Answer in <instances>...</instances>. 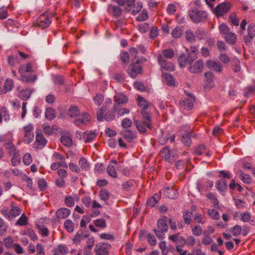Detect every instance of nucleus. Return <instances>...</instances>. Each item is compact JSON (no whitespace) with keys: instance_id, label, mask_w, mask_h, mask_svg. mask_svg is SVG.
Here are the masks:
<instances>
[{"instance_id":"obj_1","label":"nucleus","mask_w":255,"mask_h":255,"mask_svg":"<svg viewBox=\"0 0 255 255\" xmlns=\"http://www.w3.org/2000/svg\"><path fill=\"white\" fill-rule=\"evenodd\" d=\"M133 123L136 129L140 133H145L147 128L150 129L153 128L151 118L148 113H141L140 117H134Z\"/></svg>"},{"instance_id":"obj_2","label":"nucleus","mask_w":255,"mask_h":255,"mask_svg":"<svg viewBox=\"0 0 255 255\" xmlns=\"http://www.w3.org/2000/svg\"><path fill=\"white\" fill-rule=\"evenodd\" d=\"M13 138L11 133H6L0 136V142H3V146L5 147L8 154L10 155H16L20 154L19 150L17 149L13 143Z\"/></svg>"},{"instance_id":"obj_3","label":"nucleus","mask_w":255,"mask_h":255,"mask_svg":"<svg viewBox=\"0 0 255 255\" xmlns=\"http://www.w3.org/2000/svg\"><path fill=\"white\" fill-rule=\"evenodd\" d=\"M18 72L22 80L26 83L34 82L37 79V77L35 75H28V73L31 74L33 72L30 63H28L26 65H21L19 67Z\"/></svg>"},{"instance_id":"obj_4","label":"nucleus","mask_w":255,"mask_h":255,"mask_svg":"<svg viewBox=\"0 0 255 255\" xmlns=\"http://www.w3.org/2000/svg\"><path fill=\"white\" fill-rule=\"evenodd\" d=\"M166 219L167 217L164 216L163 218L158 219L157 221V228L153 230L156 236L159 239L163 238L165 233L168 230Z\"/></svg>"},{"instance_id":"obj_5","label":"nucleus","mask_w":255,"mask_h":255,"mask_svg":"<svg viewBox=\"0 0 255 255\" xmlns=\"http://www.w3.org/2000/svg\"><path fill=\"white\" fill-rule=\"evenodd\" d=\"M189 15L194 22L198 23L204 21L207 14L205 11L200 10L195 8L189 11Z\"/></svg>"},{"instance_id":"obj_6","label":"nucleus","mask_w":255,"mask_h":255,"mask_svg":"<svg viewBox=\"0 0 255 255\" xmlns=\"http://www.w3.org/2000/svg\"><path fill=\"white\" fill-rule=\"evenodd\" d=\"M160 153L166 161L170 163L173 162L178 157L177 150H170L167 147L162 148Z\"/></svg>"},{"instance_id":"obj_7","label":"nucleus","mask_w":255,"mask_h":255,"mask_svg":"<svg viewBox=\"0 0 255 255\" xmlns=\"http://www.w3.org/2000/svg\"><path fill=\"white\" fill-rule=\"evenodd\" d=\"M74 114H70L71 117H75L74 123L80 126L86 124L90 121V116L88 113H73Z\"/></svg>"},{"instance_id":"obj_8","label":"nucleus","mask_w":255,"mask_h":255,"mask_svg":"<svg viewBox=\"0 0 255 255\" xmlns=\"http://www.w3.org/2000/svg\"><path fill=\"white\" fill-rule=\"evenodd\" d=\"M1 213L5 218L11 220L19 215L21 213V210L17 206H13L10 210H8L7 207H3Z\"/></svg>"},{"instance_id":"obj_9","label":"nucleus","mask_w":255,"mask_h":255,"mask_svg":"<svg viewBox=\"0 0 255 255\" xmlns=\"http://www.w3.org/2000/svg\"><path fill=\"white\" fill-rule=\"evenodd\" d=\"M127 72L128 75L132 78H135L138 75L141 74L142 68L139 64V60H136L135 62L130 64L128 67Z\"/></svg>"},{"instance_id":"obj_10","label":"nucleus","mask_w":255,"mask_h":255,"mask_svg":"<svg viewBox=\"0 0 255 255\" xmlns=\"http://www.w3.org/2000/svg\"><path fill=\"white\" fill-rule=\"evenodd\" d=\"M187 97L182 98L180 101V107L183 109L190 111L193 106V102L195 101V97L192 94L187 95Z\"/></svg>"},{"instance_id":"obj_11","label":"nucleus","mask_w":255,"mask_h":255,"mask_svg":"<svg viewBox=\"0 0 255 255\" xmlns=\"http://www.w3.org/2000/svg\"><path fill=\"white\" fill-rule=\"evenodd\" d=\"M111 245L108 243H100L94 248L95 255H109Z\"/></svg>"},{"instance_id":"obj_12","label":"nucleus","mask_w":255,"mask_h":255,"mask_svg":"<svg viewBox=\"0 0 255 255\" xmlns=\"http://www.w3.org/2000/svg\"><path fill=\"white\" fill-rule=\"evenodd\" d=\"M24 131V142L29 143L34 138V133L33 132V127L32 125H28L23 128Z\"/></svg>"},{"instance_id":"obj_13","label":"nucleus","mask_w":255,"mask_h":255,"mask_svg":"<svg viewBox=\"0 0 255 255\" xmlns=\"http://www.w3.org/2000/svg\"><path fill=\"white\" fill-rule=\"evenodd\" d=\"M158 63L160 66L161 70L162 71H173L175 69V67L173 63L167 60H162L161 56H159Z\"/></svg>"},{"instance_id":"obj_14","label":"nucleus","mask_w":255,"mask_h":255,"mask_svg":"<svg viewBox=\"0 0 255 255\" xmlns=\"http://www.w3.org/2000/svg\"><path fill=\"white\" fill-rule=\"evenodd\" d=\"M231 8V4L229 2H223L219 4L214 10V13L218 16L223 15Z\"/></svg>"},{"instance_id":"obj_15","label":"nucleus","mask_w":255,"mask_h":255,"mask_svg":"<svg viewBox=\"0 0 255 255\" xmlns=\"http://www.w3.org/2000/svg\"><path fill=\"white\" fill-rule=\"evenodd\" d=\"M203 67V62L202 60H198L194 63L190 64L189 71L193 73H199L202 71Z\"/></svg>"},{"instance_id":"obj_16","label":"nucleus","mask_w":255,"mask_h":255,"mask_svg":"<svg viewBox=\"0 0 255 255\" xmlns=\"http://www.w3.org/2000/svg\"><path fill=\"white\" fill-rule=\"evenodd\" d=\"M213 182L212 181L199 182L197 183V188L201 193L207 192L212 189Z\"/></svg>"},{"instance_id":"obj_17","label":"nucleus","mask_w":255,"mask_h":255,"mask_svg":"<svg viewBox=\"0 0 255 255\" xmlns=\"http://www.w3.org/2000/svg\"><path fill=\"white\" fill-rule=\"evenodd\" d=\"M38 25L42 27H47L51 23V20L45 14L40 15L37 18Z\"/></svg>"},{"instance_id":"obj_18","label":"nucleus","mask_w":255,"mask_h":255,"mask_svg":"<svg viewBox=\"0 0 255 255\" xmlns=\"http://www.w3.org/2000/svg\"><path fill=\"white\" fill-rule=\"evenodd\" d=\"M122 136L127 139V141L130 142L132 139L137 137L136 132L129 129H124L121 132Z\"/></svg>"},{"instance_id":"obj_19","label":"nucleus","mask_w":255,"mask_h":255,"mask_svg":"<svg viewBox=\"0 0 255 255\" xmlns=\"http://www.w3.org/2000/svg\"><path fill=\"white\" fill-rule=\"evenodd\" d=\"M71 214L70 209L66 208H61L58 209L56 212V216L59 219L67 218Z\"/></svg>"},{"instance_id":"obj_20","label":"nucleus","mask_w":255,"mask_h":255,"mask_svg":"<svg viewBox=\"0 0 255 255\" xmlns=\"http://www.w3.org/2000/svg\"><path fill=\"white\" fill-rule=\"evenodd\" d=\"M160 56H162V60H166V59H171L173 58L174 56V52L171 48L164 49L162 50L161 53L158 54L157 56V60H158V58Z\"/></svg>"},{"instance_id":"obj_21","label":"nucleus","mask_w":255,"mask_h":255,"mask_svg":"<svg viewBox=\"0 0 255 255\" xmlns=\"http://www.w3.org/2000/svg\"><path fill=\"white\" fill-rule=\"evenodd\" d=\"M206 66L208 68L213 69L217 72H221L222 70V65L219 62L208 60L206 62Z\"/></svg>"},{"instance_id":"obj_22","label":"nucleus","mask_w":255,"mask_h":255,"mask_svg":"<svg viewBox=\"0 0 255 255\" xmlns=\"http://www.w3.org/2000/svg\"><path fill=\"white\" fill-rule=\"evenodd\" d=\"M14 86V82L10 78H7L5 81L4 88L0 90V94H5L8 91L12 90Z\"/></svg>"},{"instance_id":"obj_23","label":"nucleus","mask_w":255,"mask_h":255,"mask_svg":"<svg viewBox=\"0 0 255 255\" xmlns=\"http://www.w3.org/2000/svg\"><path fill=\"white\" fill-rule=\"evenodd\" d=\"M75 200L77 201L79 200V198L76 195H74V197L71 196H66L65 198L64 202L67 206L72 207L75 205Z\"/></svg>"},{"instance_id":"obj_24","label":"nucleus","mask_w":255,"mask_h":255,"mask_svg":"<svg viewBox=\"0 0 255 255\" xmlns=\"http://www.w3.org/2000/svg\"><path fill=\"white\" fill-rule=\"evenodd\" d=\"M60 141L64 145L67 147L71 146L73 144L71 136L69 134L62 135L60 138Z\"/></svg>"},{"instance_id":"obj_25","label":"nucleus","mask_w":255,"mask_h":255,"mask_svg":"<svg viewBox=\"0 0 255 255\" xmlns=\"http://www.w3.org/2000/svg\"><path fill=\"white\" fill-rule=\"evenodd\" d=\"M216 187L220 192L226 191L227 188V183L225 180L221 179L217 181Z\"/></svg>"},{"instance_id":"obj_26","label":"nucleus","mask_w":255,"mask_h":255,"mask_svg":"<svg viewBox=\"0 0 255 255\" xmlns=\"http://www.w3.org/2000/svg\"><path fill=\"white\" fill-rule=\"evenodd\" d=\"M169 239L177 244H184L185 243V240L184 238L181 236H180L179 234L170 236L169 237Z\"/></svg>"},{"instance_id":"obj_27","label":"nucleus","mask_w":255,"mask_h":255,"mask_svg":"<svg viewBox=\"0 0 255 255\" xmlns=\"http://www.w3.org/2000/svg\"><path fill=\"white\" fill-rule=\"evenodd\" d=\"M205 84L206 86L209 88L213 87L214 84L213 82V74L211 72H206L205 73Z\"/></svg>"},{"instance_id":"obj_28","label":"nucleus","mask_w":255,"mask_h":255,"mask_svg":"<svg viewBox=\"0 0 255 255\" xmlns=\"http://www.w3.org/2000/svg\"><path fill=\"white\" fill-rule=\"evenodd\" d=\"M114 101L117 105H120L128 101V98L127 97L123 94H118L115 96Z\"/></svg>"},{"instance_id":"obj_29","label":"nucleus","mask_w":255,"mask_h":255,"mask_svg":"<svg viewBox=\"0 0 255 255\" xmlns=\"http://www.w3.org/2000/svg\"><path fill=\"white\" fill-rule=\"evenodd\" d=\"M160 196L158 194H154L153 196L147 201V206L149 207H153L158 202Z\"/></svg>"},{"instance_id":"obj_30","label":"nucleus","mask_w":255,"mask_h":255,"mask_svg":"<svg viewBox=\"0 0 255 255\" xmlns=\"http://www.w3.org/2000/svg\"><path fill=\"white\" fill-rule=\"evenodd\" d=\"M178 62L180 67H184L187 63L190 64V59H188L185 54H181L178 59Z\"/></svg>"},{"instance_id":"obj_31","label":"nucleus","mask_w":255,"mask_h":255,"mask_svg":"<svg viewBox=\"0 0 255 255\" xmlns=\"http://www.w3.org/2000/svg\"><path fill=\"white\" fill-rule=\"evenodd\" d=\"M122 186L125 191H129L134 188V182L133 180H129L123 183Z\"/></svg>"},{"instance_id":"obj_32","label":"nucleus","mask_w":255,"mask_h":255,"mask_svg":"<svg viewBox=\"0 0 255 255\" xmlns=\"http://www.w3.org/2000/svg\"><path fill=\"white\" fill-rule=\"evenodd\" d=\"M57 130V127L53 126L52 127L47 124L43 125V131L44 132L48 135L52 134L55 131Z\"/></svg>"},{"instance_id":"obj_33","label":"nucleus","mask_w":255,"mask_h":255,"mask_svg":"<svg viewBox=\"0 0 255 255\" xmlns=\"http://www.w3.org/2000/svg\"><path fill=\"white\" fill-rule=\"evenodd\" d=\"M183 218L185 224H190L193 218L192 213L188 211H185L183 214Z\"/></svg>"},{"instance_id":"obj_34","label":"nucleus","mask_w":255,"mask_h":255,"mask_svg":"<svg viewBox=\"0 0 255 255\" xmlns=\"http://www.w3.org/2000/svg\"><path fill=\"white\" fill-rule=\"evenodd\" d=\"M13 242V239L10 236H8L3 240V244L4 247L7 249H11L13 247L14 245Z\"/></svg>"},{"instance_id":"obj_35","label":"nucleus","mask_w":255,"mask_h":255,"mask_svg":"<svg viewBox=\"0 0 255 255\" xmlns=\"http://www.w3.org/2000/svg\"><path fill=\"white\" fill-rule=\"evenodd\" d=\"M32 92L30 89L23 90L19 93V97L22 100H26L30 97Z\"/></svg>"},{"instance_id":"obj_36","label":"nucleus","mask_w":255,"mask_h":255,"mask_svg":"<svg viewBox=\"0 0 255 255\" xmlns=\"http://www.w3.org/2000/svg\"><path fill=\"white\" fill-rule=\"evenodd\" d=\"M64 227L65 230L68 232L71 233L74 230V223L71 220L67 219L64 222Z\"/></svg>"},{"instance_id":"obj_37","label":"nucleus","mask_w":255,"mask_h":255,"mask_svg":"<svg viewBox=\"0 0 255 255\" xmlns=\"http://www.w3.org/2000/svg\"><path fill=\"white\" fill-rule=\"evenodd\" d=\"M107 172L110 176L113 178H117L118 176L115 167L111 164H109L107 168Z\"/></svg>"},{"instance_id":"obj_38","label":"nucleus","mask_w":255,"mask_h":255,"mask_svg":"<svg viewBox=\"0 0 255 255\" xmlns=\"http://www.w3.org/2000/svg\"><path fill=\"white\" fill-rule=\"evenodd\" d=\"M166 195L170 199H174L177 197V192L172 188L167 187L165 188Z\"/></svg>"},{"instance_id":"obj_39","label":"nucleus","mask_w":255,"mask_h":255,"mask_svg":"<svg viewBox=\"0 0 255 255\" xmlns=\"http://www.w3.org/2000/svg\"><path fill=\"white\" fill-rule=\"evenodd\" d=\"M206 146L204 144H200L195 148L194 154L196 155H201L206 151Z\"/></svg>"},{"instance_id":"obj_40","label":"nucleus","mask_w":255,"mask_h":255,"mask_svg":"<svg viewBox=\"0 0 255 255\" xmlns=\"http://www.w3.org/2000/svg\"><path fill=\"white\" fill-rule=\"evenodd\" d=\"M109 10L112 11L114 16L119 17L122 14V10L121 9L116 5H110L109 6Z\"/></svg>"},{"instance_id":"obj_41","label":"nucleus","mask_w":255,"mask_h":255,"mask_svg":"<svg viewBox=\"0 0 255 255\" xmlns=\"http://www.w3.org/2000/svg\"><path fill=\"white\" fill-rule=\"evenodd\" d=\"M60 167L67 168L68 165L65 161L55 162L51 165V169L53 170H57Z\"/></svg>"},{"instance_id":"obj_42","label":"nucleus","mask_w":255,"mask_h":255,"mask_svg":"<svg viewBox=\"0 0 255 255\" xmlns=\"http://www.w3.org/2000/svg\"><path fill=\"white\" fill-rule=\"evenodd\" d=\"M225 38L227 42L229 44H234L236 42V36L234 33L232 32H229L226 34Z\"/></svg>"},{"instance_id":"obj_43","label":"nucleus","mask_w":255,"mask_h":255,"mask_svg":"<svg viewBox=\"0 0 255 255\" xmlns=\"http://www.w3.org/2000/svg\"><path fill=\"white\" fill-rule=\"evenodd\" d=\"M7 61L9 65L11 66H14L16 64L20 63L18 57L16 55L9 56Z\"/></svg>"},{"instance_id":"obj_44","label":"nucleus","mask_w":255,"mask_h":255,"mask_svg":"<svg viewBox=\"0 0 255 255\" xmlns=\"http://www.w3.org/2000/svg\"><path fill=\"white\" fill-rule=\"evenodd\" d=\"M164 77L165 79V82L167 85L169 86L174 85V79L171 75L168 73H165L164 74Z\"/></svg>"},{"instance_id":"obj_45","label":"nucleus","mask_w":255,"mask_h":255,"mask_svg":"<svg viewBox=\"0 0 255 255\" xmlns=\"http://www.w3.org/2000/svg\"><path fill=\"white\" fill-rule=\"evenodd\" d=\"M208 212L210 217L213 220H217L220 218L219 213L216 210L208 209Z\"/></svg>"},{"instance_id":"obj_46","label":"nucleus","mask_w":255,"mask_h":255,"mask_svg":"<svg viewBox=\"0 0 255 255\" xmlns=\"http://www.w3.org/2000/svg\"><path fill=\"white\" fill-rule=\"evenodd\" d=\"M36 141L40 145H45L47 143V140L43 134L40 133H37L36 135Z\"/></svg>"},{"instance_id":"obj_47","label":"nucleus","mask_w":255,"mask_h":255,"mask_svg":"<svg viewBox=\"0 0 255 255\" xmlns=\"http://www.w3.org/2000/svg\"><path fill=\"white\" fill-rule=\"evenodd\" d=\"M192 234L196 236H199L202 233V228L200 225H196L191 229Z\"/></svg>"},{"instance_id":"obj_48","label":"nucleus","mask_w":255,"mask_h":255,"mask_svg":"<svg viewBox=\"0 0 255 255\" xmlns=\"http://www.w3.org/2000/svg\"><path fill=\"white\" fill-rule=\"evenodd\" d=\"M207 36V32L203 29H199L195 32V37L199 40L204 39Z\"/></svg>"},{"instance_id":"obj_49","label":"nucleus","mask_w":255,"mask_h":255,"mask_svg":"<svg viewBox=\"0 0 255 255\" xmlns=\"http://www.w3.org/2000/svg\"><path fill=\"white\" fill-rule=\"evenodd\" d=\"M241 231V226L238 225H237L234 227L230 229V231L232 232V234L234 236H238L240 235Z\"/></svg>"},{"instance_id":"obj_50","label":"nucleus","mask_w":255,"mask_h":255,"mask_svg":"<svg viewBox=\"0 0 255 255\" xmlns=\"http://www.w3.org/2000/svg\"><path fill=\"white\" fill-rule=\"evenodd\" d=\"M182 141L186 146H190L191 143V139L190 133H184L182 135Z\"/></svg>"},{"instance_id":"obj_51","label":"nucleus","mask_w":255,"mask_h":255,"mask_svg":"<svg viewBox=\"0 0 255 255\" xmlns=\"http://www.w3.org/2000/svg\"><path fill=\"white\" fill-rule=\"evenodd\" d=\"M11 163L13 166L19 165L20 163V154L11 156Z\"/></svg>"},{"instance_id":"obj_52","label":"nucleus","mask_w":255,"mask_h":255,"mask_svg":"<svg viewBox=\"0 0 255 255\" xmlns=\"http://www.w3.org/2000/svg\"><path fill=\"white\" fill-rule=\"evenodd\" d=\"M79 165L83 170H87L89 168V164L87 159L83 157L80 158L79 161Z\"/></svg>"},{"instance_id":"obj_53","label":"nucleus","mask_w":255,"mask_h":255,"mask_svg":"<svg viewBox=\"0 0 255 255\" xmlns=\"http://www.w3.org/2000/svg\"><path fill=\"white\" fill-rule=\"evenodd\" d=\"M56 249L61 255H66L69 252V249L67 247L62 244L59 245Z\"/></svg>"},{"instance_id":"obj_54","label":"nucleus","mask_w":255,"mask_h":255,"mask_svg":"<svg viewBox=\"0 0 255 255\" xmlns=\"http://www.w3.org/2000/svg\"><path fill=\"white\" fill-rule=\"evenodd\" d=\"M99 195L100 199L103 201H107L110 197L109 192L106 189L101 190Z\"/></svg>"},{"instance_id":"obj_55","label":"nucleus","mask_w":255,"mask_h":255,"mask_svg":"<svg viewBox=\"0 0 255 255\" xmlns=\"http://www.w3.org/2000/svg\"><path fill=\"white\" fill-rule=\"evenodd\" d=\"M185 37L188 42H193L195 39V35L191 30H187L185 32Z\"/></svg>"},{"instance_id":"obj_56","label":"nucleus","mask_w":255,"mask_h":255,"mask_svg":"<svg viewBox=\"0 0 255 255\" xmlns=\"http://www.w3.org/2000/svg\"><path fill=\"white\" fill-rule=\"evenodd\" d=\"M36 255H45L44 247L43 245L38 243L36 246Z\"/></svg>"},{"instance_id":"obj_57","label":"nucleus","mask_w":255,"mask_h":255,"mask_svg":"<svg viewBox=\"0 0 255 255\" xmlns=\"http://www.w3.org/2000/svg\"><path fill=\"white\" fill-rule=\"evenodd\" d=\"M122 127L125 129L130 128L132 125L131 121L128 118H125L123 120L121 123Z\"/></svg>"},{"instance_id":"obj_58","label":"nucleus","mask_w":255,"mask_h":255,"mask_svg":"<svg viewBox=\"0 0 255 255\" xmlns=\"http://www.w3.org/2000/svg\"><path fill=\"white\" fill-rule=\"evenodd\" d=\"M12 248L18 255H22L24 253V250L19 244L15 243Z\"/></svg>"},{"instance_id":"obj_59","label":"nucleus","mask_w":255,"mask_h":255,"mask_svg":"<svg viewBox=\"0 0 255 255\" xmlns=\"http://www.w3.org/2000/svg\"><path fill=\"white\" fill-rule=\"evenodd\" d=\"M16 224L19 226H24L27 224V218L23 214L16 222Z\"/></svg>"},{"instance_id":"obj_60","label":"nucleus","mask_w":255,"mask_h":255,"mask_svg":"<svg viewBox=\"0 0 255 255\" xmlns=\"http://www.w3.org/2000/svg\"><path fill=\"white\" fill-rule=\"evenodd\" d=\"M241 220L244 222H249L251 219V215L249 212L246 211L241 214Z\"/></svg>"},{"instance_id":"obj_61","label":"nucleus","mask_w":255,"mask_h":255,"mask_svg":"<svg viewBox=\"0 0 255 255\" xmlns=\"http://www.w3.org/2000/svg\"><path fill=\"white\" fill-rule=\"evenodd\" d=\"M31 155L29 153H26L23 157V162L25 165H29L32 162Z\"/></svg>"},{"instance_id":"obj_62","label":"nucleus","mask_w":255,"mask_h":255,"mask_svg":"<svg viewBox=\"0 0 255 255\" xmlns=\"http://www.w3.org/2000/svg\"><path fill=\"white\" fill-rule=\"evenodd\" d=\"M255 24L253 23H251L248 26V35L250 36L251 38H253L255 35Z\"/></svg>"},{"instance_id":"obj_63","label":"nucleus","mask_w":255,"mask_h":255,"mask_svg":"<svg viewBox=\"0 0 255 255\" xmlns=\"http://www.w3.org/2000/svg\"><path fill=\"white\" fill-rule=\"evenodd\" d=\"M53 159L56 161H65V157L64 155L58 152H55L52 155Z\"/></svg>"},{"instance_id":"obj_64","label":"nucleus","mask_w":255,"mask_h":255,"mask_svg":"<svg viewBox=\"0 0 255 255\" xmlns=\"http://www.w3.org/2000/svg\"><path fill=\"white\" fill-rule=\"evenodd\" d=\"M172 35L174 38H178L182 34V30L180 27H176L172 31Z\"/></svg>"}]
</instances>
